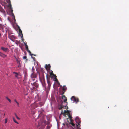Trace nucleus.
<instances>
[{"label":"nucleus","mask_w":129,"mask_h":129,"mask_svg":"<svg viewBox=\"0 0 129 129\" xmlns=\"http://www.w3.org/2000/svg\"><path fill=\"white\" fill-rule=\"evenodd\" d=\"M15 43L16 44L18 45L19 43V42L17 40H16Z\"/></svg>","instance_id":"29"},{"label":"nucleus","mask_w":129,"mask_h":129,"mask_svg":"<svg viewBox=\"0 0 129 129\" xmlns=\"http://www.w3.org/2000/svg\"><path fill=\"white\" fill-rule=\"evenodd\" d=\"M32 78V80L33 81H34V78Z\"/></svg>","instance_id":"39"},{"label":"nucleus","mask_w":129,"mask_h":129,"mask_svg":"<svg viewBox=\"0 0 129 129\" xmlns=\"http://www.w3.org/2000/svg\"><path fill=\"white\" fill-rule=\"evenodd\" d=\"M62 99H64V102L67 103V98L65 95H63L62 96Z\"/></svg>","instance_id":"10"},{"label":"nucleus","mask_w":129,"mask_h":129,"mask_svg":"<svg viewBox=\"0 0 129 129\" xmlns=\"http://www.w3.org/2000/svg\"><path fill=\"white\" fill-rule=\"evenodd\" d=\"M31 84L32 85H34V86L36 87L37 88L38 86V84L36 83V82H34L33 83H31Z\"/></svg>","instance_id":"11"},{"label":"nucleus","mask_w":129,"mask_h":129,"mask_svg":"<svg viewBox=\"0 0 129 129\" xmlns=\"http://www.w3.org/2000/svg\"><path fill=\"white\" fill-rule=\"evenodd\" d=\"M39 105H40L41 106L44 105V103L43 102H41L39 103Z\"/></svg>","instance_id":"18"},{"label":"nucleus","mask_w":129,"mask_h":129,"mask_svg":"<svg viewBox=\"0 0 129 129\" xmlns=\"http://www.w3.org/2000/svg\"><path fill=\"white\" fill-rule=\"evenodd\" d=\"M14 57L15 58H16V61H17V62L18 63H19V64H20V61L19 60H18V59H17L16 58V57L15 56H14Z\"/></svg>","instance_id":"27"},{"label":"nucleus","mask_w":129,"mask_h":129,"mask_svg":"<svg viewBox=\"0 0 129 129\" xmlns=\"http://www.w3.org/2000/svg\"><path fill=\"white\" fill-rule=\"evenodd\" d=\"M19 33H22L21 30L20 29L19 30Z\"/></svg>","instance_id":"31"},{"label":"nucleus","mask_w":129,"mask_h":129,"mask_svg":"<svg viewBox=\"0 0 129 129\" xmlns=\"http://www.w3.org/2000/svg\"><path fill=\"white\" fill-rule=\"evenodd\" d=\"M27 51L30 54V55L31 56H32L33 55V54H31V52L29 50H27Z\"/></svg>","instance_id":"21"},{"label":"nucleus","mask_w":129,"mask_h":129,"mask_svg":"<svg viewBox=\"0 0 129 129\" xmlns=\"http://www.w3.org/2000/svg\"><path fill=\"white\" fill-rule=\"evenodd\" d=\"M14 101L18 105L19 104V103L16 101V99L14 100Z\"/></svg>","instance_id":"30"},{"label":"nucleus","mask_w":129,"mask_h":129,"mask_svg":"<svg viewBox=\"0 0 129 129\" xmlns=\"http://www.w3.org/2000/svg\"><path fill=\"white\" fill-rule=\"evenodd\" d=\"M24 44L25 46H26L27 45V43H26V42L24 43Z\"/></svg>","instance_id":"34"},{"label":"nucleus","mask_w":129,"mask_h":129,"mask_svg":"<svg viewBox=\"0 0 129 129\" xmlns=\"http://www.w3.org/2000/svg\"><path fill=\"white\" fill-rule=\"evenodd\" d=\"M75 127H75V128L74 129H80V128H79L78 127V128H77V127H76V126H75Z\"/></svg>","instance_id":"35"},{"label":"nucleus","mask_w":129,"mask_h":129,"mask_svg":"<svg viewBox=\"0 0 129 129\" xmlns=\"http://www.w3.org/2000/svg\"><path fill=\"white\" fill-rule=\"evenodd\" d=\"M51 66L50 64L48 65L46 64L45 68L47 70H50Z\"/></svg>","instance_id":"8"},{"label":"nucleus","mask_w":129,"mask_h":129,"mask_svg":"<svg viewBox=\"0 0 129 129\" xmlns=\"http://www.w3.org/2000/svg\"><path fill=\"white\" fill-rule=\"evenodd\" d=\"M1 33H0V37L1 36Z\"/></svg>","instance_id":"43"},{"label":"nucleus","mask_w":129,"mask_h":129,"mask_svg":"<svg viewBox=\"0 0 129 129\" xmlns=\"http://www.w3.org/2000/svg\"><path fill=\"white\" fill-rule=\"evenodd\" d=\"M36 77V75L35 74H34L33 73L31 75V77L32 78H34Z\"/></svg>","instance_id":"15"},{"label":"nucleus","mask_w":129,"mask_h":129,"mask_svg":"<svg viewBox=\"0 0 129 129\" xmlns=\"http://www.w3.org/2000/svg\"><path fill=\"white\" fill-rule=\"evenodd\" d=\"M62 88V94H63L64 93L67 88L65 86H64L63 87H62V85H60V88Z\"/></svg>","instance_id":"7"},{"label":"nucleus","mask_w":129,"mask_h":129,"mask_svg":"<svg viewBox=\"0 0 129 129\" xmlns=\"http://www.w3.org/2000/svg\"><path fill=\"white\" fill-rule=\"evenodd\" d=\"M54 81L57 82L58 81V79L57 78L56 76L54 77Z\"/></svg>","instance_id":"19"},{"label":"nucleus","mask_w":129,"mask_h":129,"mask_svg":"<svg viewBox=\"0 0 129 129\" xmlns=\"http://www.w3.org/2000/svg\"><path fill=\"white\" fill-rule=\"evenodd\" d=\"M1 49L3 51H4L6 52H8L9 51V49L7 48H5L4 47H1Z\"/></svg>","instance_id":"6"},{"label":"nucleus","mask_w":129,"mask_h":129,"mask_svg":"<svg viewBox=\"0 0 129 129\" xmlns=\"http://www.w3.org/2000/svg\"><path fill=\"white\" fill-rule=\"evenodd\" d=\"M5 124H6L7 122V118H5Z\"/></svg>","instance_id":"28"},{"label":"nucleus","mask_w":129,"mask_h":129,"mask_svg":"<svg viewBox=\"0 0 129 129\" xmlns=\"http://www.w3.org/2000/svg\"><path fill=\"white\" fill-rule=\"evenodd\" d=\"M6 98L8 100L9 99V98L7 97H6Z\"/></svg>","instance_id":"38"},{"label":"nucleus","mask_w":129,"mask_h":129,"mask_svg":"<svg viewBox=\"0 0 129 129\" xmlns=\"http://www.w3.org/2000/svg\"><path fill=\"white\" fill-rule=\"evenodd\" d=\"M6 32L7 33V30H6Z\"/></svg>","instance_id":"44"},{"label":"nucleus","mask_w":129,"mask_h":129,"mask_svg":"<svg viewBox=\"0 0 129 129\" xmlns=\"http://www.w3.org/2000/svg\"><path fill=\"white\" fill-rule=\"evenodd\" d=\"M8 100L9 101V102L11 103V100L9 99Z\"/></svg>","instance_id":"33"},{"label":"nucleus","mask_w":129,"mask_h":129,"mask_svg":"<svg viewBox=\"0 0 129 129\" xmlns=\"http://www.w3.org/2000/svg\"><path fill=\"white\" fill-rule=\"evenodd\" d=\"M71 100L72 101H73V102H75L77 103L79 101V100L78 98H76L74 96H72L71 98Z\"/></svg>","instance_id":"5"},{"label":"nucleus","mask_w":129,"mask_h":129,"mask_svg":"<svg viewBox=\"0 0 129 129\" xmlns=\"http://www.w3.org/2000/svg\"><path fill=\"white\" fill-rule=\"evenodd\" d=\"M6 1L7 2L9 3L8 5V6L9 4H10L11 5L10 0H7Z\"/></svg>","instance_id":"20"},{"label":"nucleus","mask_w":129,"mask_h":129,"mask_svg":"<svg viewBox=\"0 0 129 129\" xmlns=\"http://www.w3.org/2000/svg\"><path fill=\"white\" fill-rule=\"evenodd\" d=\"M13 120L14 121L15 123H16L17 124H18V123L16 121V120L14 118H13Z\"/></svg>","instance_id":"23"},{"label":"nucleus","mask_w":129,"mask_h":129,"mask_svg":"<svg viewBox=\"0 0 129 129\" xmlns=\"http://www.w3.org/2000/svg\"><path fill=\"white\" fill-rule=\"evenodd\" d=\"M63 103H62L61 105H58V109L59 110H61V114L68 115V117L71 120V119H72V117L70 111L68 110H67L68 108V107L67 105V104L66 106H64L63 105Z\"/></svg>","instance_id":"1"},{"label":"nucleus","mask_w":129,"mask_h":129,"mask_svg":"<svg viewBox=\"0 0 129 129\" xmlns=\"http://www.w3.org/2000/svg\"><path fill=\"white\" fill-rule=\"evenodd\" d=\"M26 58H27V57H26V56H24L23 57V59H26Z\"/></svg>","instance_id":"32"},{"label":"nucleus","mask_w":129,"mask_h":129,"mask_svg":"<svg viewBox=\"0 0 129 129\" xmlns=\"http://www.w3.org/2000/svg\"><path fill=\"white\" fill-rule=\"evenodd\" d=\"M51 126H50L48 125L46 126V128L47 129H50L51 127Z\"/></svg>","instance_id":"24"},{"label":"nucleus","mask_w":129,"mask_h":129,"mask_svg":"<svg viewBox=\"0 0 129 129\" xmlns=\"http://www.w3.org/2000/svg\"><path fill=\"white\" fill-rule=\"evenodd\" d=\"M8 7H9V10L10 12L11 13V16L12 17V18L14 19L15 22L16 21V20L15 19V17L14 16V14L13 13V11L12 6L10 4H9L8 6Z\"/></svg>","instance_id":"4"},{"label":"nucleus","mask_w":129,"mask_h":129,"mask_svg":"<svg viewBox=\"0 0 129 129\" xmlns=\"http://www.w3.org/2000/svg\"><path fill=\"white\" fill-rule=\"evenodd\" d=\"M47 80L48 85V86L47 87H46V83L45 80L43 79L41 80V81L43 87L45 88V91H46L47 93H48L50 90L51 83L50 82V79L48 78L47 75Z\"/></svg>","instance_id":"2"},{"label":"nucleus","mask_w":129,"mask_h":129,"mask_svg":"<svg viewBox=\"0 0 129 129\" xmlns=\"http://www.w3.org/2000/svg\"><path fill=\"white\" fill-rule=\"evenodd\" d=\"M22 41H24V39L23 38H22Z\"/></svg>","instance_id":"37"},{"label":"nucleus","mask_w":129,"mask_h":129,"mask_svg":"<svg viewBox=\"0 0 129 129\" xmlns=\"http://www.w3.org/2000/svg\"><path fill=\"white\" fill-rule=\"evenodd\" d=\"M19 35L21 37V38H23V36L22 33H19Z\"/></svg>","instance_id":"22"},{"label":"nucleus","mask_w":129,"mask_h":129,"mask_svg":"<svg viewBox=\"0 0 129 129\" xmlns=\"http://www.w3.org/2000/svg\"><path fill=\"white\" fill-rule=\"evenodd\" d=\"M32 58L33 59H35V57H32Z\"/></svg>","instance_id":"40"},{"label":"nucleus","mask_w":129,"mask_h":129,"mask_svg":"<svg viewBox=\"0 0 129 129\" xmlns=\"http://www.w3.org/2000/svg\"><path fill=\"white\" fill-rule=\"evenodd\" d=\"M0 56L3 57H6V55L4 54L1 52H0Z\"/></svg>","instance_id":"12"},{"label":"nucleus","mask_w":129,"mask_h":129,"mask_svg":"<svg viewBox=\"0 0 129 129\" xmlns=\"http://www.w3.org/2000/svg\"><path fill=\"white\" fill-rule=\"evenodd\" d=\"M33 55H34V56H36V55H34V54H33Z\"/></svg>","instance_id":"42"},{"label":"nucleus","mask_w":129,"mask_h":129,"mask_svg":"<svg viewBox=\"0 0 129 129\" xmlns=\"http://www.w3.org/2000/svg\"><path fill=\"white\" fill-rule=\"evenodd\" d=\"M75 121L76 122V124H75L72 122H71V125L73 126L74 127H77V128L78 127L79 128V127H80V123L81 122V121L79 118L78 117H77L75 118Z\"/></svg>","instance_id":"3"},{"label":"nucleus","mask_w":129,"mask_h":129,"mask_svg":"<svg viewBox=\"0 0 129 129\" xmlns=\"http://www.w3.org/2000/svg\"><path fill=\"white\" fill-rule=\"evenodd\" d=\"M57 82L59 85L60 84V83L58 81Z\"/></svg>","instance_id":"36"},{"label":"nucleus","mask_w":129,"mask_h":129,"mask_svg":"<svg viewBox=\"0 0 129 129\" xmlns=\"http://www.w3.org/2000/svg\"><path fill=\"white\" fill-rule=\"evenodd\" d=\"M53 75H50V77L52 78L53 77H55L56 76V75L55 74H54L53 73Z\"/></svg>","instance_id":"17"},{"label":"nucleus","mask_w":129,"mask_h":129,"mask_svg":"<svg viewBox=\"0 0 129 129\" xmlns=\"http://www.w3.org/2000/svg\"><path fill=\"white\" fill-rule=\"evenodd\" d=\"M25 47L27 51L29 50L28 46L27 45L26 46H25Z\"/></svg>","instance_id":"26"},{"label":"nucleus","mask_w":129,"mask_h":129,"mask_svg":"<svg viewBox=\"0 0 129 129\" xmlns=\"http://www.w3.org/2000/svg\"><path fill=\"white\" fill-rule=\"evenodd\" d=\"M0 11L3 13H5V11L1 7L0 8Z\"/></svg>","instance_id":"14"},{"label":"nucleus","mask_w":129,"mask_h":129,"mask_svg":"<svg viewBox=\"0 0 129 129\" xmlns=\"http://www.w3.org/2000/svg\"><path fill=\"white\" fill-rule=\"evenodd\" d=\"M9 37V38L12 41H13V40L14 39H16L15 36L13 35H10Z\"/></svg>","instance_id":"9"},{"label":"nucleus","mask_w":129,"mask_h":129,"mask_svg":"<svg viewBox=\"0 0 129 129\" xmlns=\"http://www.w3.org/2000/svg\"><path fill=\"white\" fill-rule=\"evenodd\" d=\"M49 73L50 74V75H53V72L52 70H49Z\"/></svg>","instance_id":"16"},{"label":"nucleus","mask_w":129,"mask_h":129,"mask_svg":"<svg viewBox=\"0 0 129 129\" xmlns=\"http://www.w3.org/2000/svg\"><path fill=\"white\" fill-rule=\"evenodd\" d=\"M15 116H16V118H17L18 119V120H19V119H20V118H19V117H18V116H17V114H16L15 113Z\"/></svg>","instance_id":"25"},{"label":"nucleus","mask_w":129,"mask_h":129,"mask_svg":"<svg viewBox=\"0 0 129 129\" xmlns=\"http://www.w3.org/2000/svg\"><path fill=\"white\" fill-rule=\"evenodd\" d=\"M20 66V64H19V65H18V67H19Z\"/></svg>","instance_id":"41"},{"label":"nucleus","mask_w":129,"mask_h":129,"mask_svg":"<svg viewBox=\"0 0 129 129\" xmlns=\"http://www.w3.org/2000/svg\"><path fill=\"white\" fill-rule=\"evenodd\" d=\"M13 73L14 74H15V77L17 78H18V76L19 75L18 73L17 72H13Z\"/></svg>","instance_id":"13"}]
</instances>
